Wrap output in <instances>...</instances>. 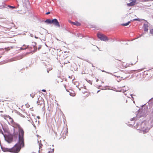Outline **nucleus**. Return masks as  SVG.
Segmentation results:
<instances>
[{
    "instance_id": "1",
    "label": "nucleus",
    "mask_w": 153,
    "mask_h": 153,
    "mask_svg": "<svg viewBox=\"0 0 153 153\" xmlns=\"http://www.w3.org/2000/svg\"><path fill=\"white\" fill-rule=\"evenodd\" d=\"M19 140L13 147L11 148L7 149V151L13 153H18L22 148L24 146V131L23 129L18 125Z\"/></svg>"
},
{
    "instance_id": "2",
    "label": "nucleus",
    "mask_w": 153,
    "mask_h": 153,
    "mask_svg": "<svg viewBox=\"0 0 153 153\" xmlns=\"http://www.w3.org/2000/svg\"><path fill=\"white\" fill-rule=\"evenodd\" d=\"M115 76H117V80L118 82L124 79L126 77V76H125V73L122 71L119 72L118 74H116V75H115Z\"/></svg>"
},
{
    "instance_id": "3",
    "label": "nucleus",
    "mask_w": 153,
    "mask_h": 153,
    "mask_svg": "<svg viewBox=\"0 0 153 153\" xmlns=\"http://www.w3.org/2000/svg\"><path fill=\"white\" fill-rule=\"evenodd\" d=\"M97 36L99 39L101 40L106 41L108 40L107 37L104 34L101 33H98L97 34Z\"/></svg>"
},
{
    "instance_id": "4",
    "label": "nucleus",
    "mask_w": 153,
    "mask_h": 153,
    "mask_svg": "<svg viewBox=\"0 0 153 153\" xmlns=\"http://www.w3.org/2000/svg\"><path fill=\"white\" fill-rule=\"evenodd\" d=\"M52 24H53L55 26H57L58 27H60L59 23L56 19H53L52 20Z\"/></svg>"
},
{
    "instance_id": "5",
    "label": "nucleus",
    "mask_w": 153,
    "mask_h": 153,
    "mask_svg": "<svg viewBox=\"0 0 153 153\" xmlns=\"http://www.w3.org/2000/svg\"><path fill=\"white\" fill-rule=\"evenodd\" d=\"M137 0H130L129 3H127V5L128 6L130 7L136 4V2Z\"/></svg>"
},
{
    "instance_id": "6",
    "label": "nucleus",
    "mask_w": 153,
    "mask_h": 153,
    "mask_svg": "<svg viewBox=\"0 0 153 153\" xmlns=\"http://www.w3.org/2000/svg\"><path fill=\"white\" fill-rule=\"evenodd\" d=\"M68 53L66 51L62 52L61 55V57L63 59H65L68 56Z\"/></svg>"
},
{
    "instance_id": "7",
    "label": "nucleus",
    "mask_w": 153,
    "mask_h": 153,
    "mask_svg": "<svg viewBox=\"0 0 153 153\" xmlns=\"http://www.w3.org/2000/svg\"><path fill=\"white\" fill-rule=\"evenodd\" d=\"M5 140L8 143H10L13 141V137L11 136H7L5 137Z\"/></svg>"
},
{
    "instance_id": "8",
    "label": "nucleus",
    "mask_w": 153,
    "mask_h": 153,
    "mask_svg": "<svg viewBox=\"0 0 153 153\" xmlns=\"http://www.w3.org/2000/svg\"><path fill=\"white\" fill-rule=\"evenodd\" d=\"M7 120L9 124H13L14 123L13 119L10 117L7 118Z\"/></svg>"
},
{
    "instance_id": "9",
    "label": "nucleus",
    "mask_w": 153,
    "mask_h": 153,
    "mask_svg": "<svg viewBox=\"0 0 153 153\" xmlns=\"http://www.w3.org/2000/svg\"><path fill=\"white\" fill-rule=\"evenodd\" d=\"M33 124H39L40 123L39 119H35L33 120Z\"/></svg>"
},
{
    "instance_id": "10",
    "label": "nucleus",
    "mask_w": 153,
    "mask_h": 153,
    "mask_svg": "<svg viewBox=\"0 0 153 153\" xmlns=\"http://www.w3.org/2000/svg\"><path fill=\"white\" fill-rule=\"evenodd\" d=\"M148 26L147 24H144L143 25V29L145 31H147L148 30Z\"/></svg>"
},
{
    "instance_id": "11",
    "label": "nucleus",
    "mask_w": 153,
    "mask_h": 153,
    "mask_svg": "<svg viewBox=\"0 0 153 153\" xmlns=\"http://www.w3.org/2000/svg\"><path fill=\"white\" fill-rule=\"evenodd\" d=\"M41 100H39V98L38 99V100L37 102V103L38 104V105H42V103H40V101L41 102H43V100L42 98H41Z\"/></svg>"
},
{
    "instance_id": "12",
    "label": "nucleus",
    "mask_w": 153,
    "mask_h": 153,
    "mask_svg": "<svg viewBox=\"0 0 153 153\" xmlns=\"http://www.w3.org/2000/svg\"><path fill=\"white\" fill-rule=\"evenodd\" d=\"M70 95L71 96L74 97L76 95V94L73 91H71V92H70Z\"/></svg>"
},
{
    "instance_id": "13",
    "label": "nucleus",
    "mask_w": 153,
    "mask_h": 153,
    "mask_svg": "<svg viewBox=\"0 0 153 153\" xmlns=\"http://www.w3.org/2000/svg\"><path fill=\"white\" fill-rule=\"evenodd\" d=\"M71 23L74 25H76L77 26H79L80 25V24L78 22H71Z\"/></svg>"
},
{
    "instance_id": "14",
    "label": "nucleus",
    "mask_w": 153,
    "mask_h": 153,
    "mask_svg": "<svg viewBox=\"0 0 153 153\" xmlns=\"http://www.w3.org/2000/svg\"><path fill=\"white\" fill-rule=\"evenodd\" d=\"M52 20L50 19H47L45 22L48 24H52Z\"/></svg>"
},
{
    "instance_id": "15",
    "label": "nucleus",
    "mask_w": 153,
    "mask_h": 153,
    "mask_svg": "<svg viewBox=\"0 0 153 153\" xmlns=\"http://www.w3.org/2000/svg\"><path fill=\"white\" fill-rule=\"evenodd\" d=\"M54 152V149H50V150L49 151L48 153H53Z\"/></svg>"
},
{
    "instance_id": "16",
    "label": "nucleus",
    "mask_w": 153,
    "mask_h": 153,
    "mask_svg": "<svg viewBox=\"0 0 153 153\" xmlns=\"http://www.w3.org/2000/svg\"><path fill=\"white\" fill-rule=\"evenodd\" d=\"M130 22H128L126 23L123 24H122V25L123 26H127L130 23Z\"/></svg>"
},
{
    "instance_id": "17",
    "label": "nucleus",
    "mask_w": 153,
    "mask_h": 153,
    "mask_svg": "<svg viewBox=\"0 0 153 153\" xmlns=\"http://www.w3.org/2000/svg\"><path fill=\"white\" fill-rule=\"evenodd\" d=\"M8 7H10V8H11V9H15V8H16V7H15V6H10V5H8Z\"/></svg>"
},
{
    "instance_id": "18",
    "label": "nucleus",
    "mask_w": 153,
    "mask_h": 153,
    "mask_svg": "<svg viewBox=\"0 0 153 153\" xmlns=\"http://www.w3.org/2000/svg\"><path fill=\"white\" fill-rule=\"evenodd\" d=\"M152 4L151 3H148L146 5V6L147 7H150L151 6Z\"/></svg>"
},
{
    "instance_id": "19",
    "label": "nucleus",
    "mask_w": 153,
    "mask_h": 153,
    "mask_svg": "<svg viewBox=\"0 0 153 153\" xmlns=\"http://www.w3.org/2000/svg\"><path fill=\"white\" fill-rule=\"evenodd\" d=\"M30 96L32 98H33L35 96V94H33V93H32V94H30Z\"/></svg>"
},
{
    "instance_id": "20",
    "label": "nucleus",
    "mask_w": 153,
    "mask_h": 153,
    "mask_svg": "<svg viewBox=\"0 0 153 153\" xmlns=\"http://www.w3.org/2000/svg\"><path fill=\"white\" fill-rule=\"evenodd\" d=\"M150 33L152 34L153 35V28L151 29L150 30Z\"/></svg>"
},
{
    "instance_id": "21",
    "label": "nucleus",
    "mask_w": 153,
    "mask_h": 153,
    "mask_svg": "<svg viewBox=\"0 0 153 153\" xmlns=\"http://www.w3.org/2000/svg\"><path fill=\"white\" fill-rule=\"evenodd\" d=\"M70 63V62L69 61H65L64 62V65H65V64H67V63Z\"/></svg>"
},
{
    "instance_id": "22",
    "label": "nucleus",
    "mask_w": 153,
    "mask_h": 153,
    "mask_svg": "<svg viewBox=\"0 0 153 153\" xmlns=\"http://www.w3.org/2000/svg\"><path fill=\"white\" fill-rule=\"evenodd\" d=\"M42 146V144L41 143V142H40L39 143V148L40 149V148H41Z\"/></svg>"
},
{
    "instance_id": "23",
    "label": "nucleus",
    "mask_w": 153,
    "mask_h": 153,
    "mask_svg": "<svg viewBox=\"0 0 153 153\" xmlns=\"http://www.w3.org/2000/svg\"><path fill=\"white\" fill-rule=\"evenodd\" d=\"M19 115L20 116H21V117H25V116H24V115L22 114H21V113H19Z\"/></svg>"
},
{
    "instance_id": "24",
    "label": "nucleus",
    "mask_w": 153,
    "mask_h": 153,
    "mask_svg": "<svg viewBox=\"0 0 153 153\" xmlns=\"http://www.w3.org/2000/svg\"><path fill=\"white\" fill-rule=\"evenodd\" d=\"M139 19H134L133 20L134 21H139Z\"/></svg>"
},
{
    "instance_id": "25",
    "label": "nucleus",
    "mask_w": 153,
    "mask_h": 153,
    "mask_svg": "<svg viewBox=\"0 0 153 153\" xmlns=\"http://www.w3.org/2000/svg\"><path fill=\"white\" fill-rule=\"evenodd\" d=\"M50 13V12H48L46 13V15H48Z\"/></svg>"
},
{
    "instance_id": "26",
    "label": "nucleus",
    "mask_w": 153,
    "mask_h": 153,
    "mask_svg": "<svg viewBox=\"0 0 153 153\" xmlns=\"http://www.w3.org/2000/svg\"><path fill=\"white\" fill-rule=\"evenodd\" d=\"M1 126L2 127V128H3V130H4V131H5L4 129V128L3 127V125H1Z\"/></svg>"
},
{
    "instance_id": "27",
    "label": "nucleus",
    "mask_w": 153,
    "mask_h": 153,
    "mask_svg": "<svg viewBox=\"0 0 153 153\" xmlns=\"http://www.w3.org/2000/svg\"><path fill=\"white\" fill-rule=\"evenodd\" d=\"M42 91H43V92H46V90H45V89H43V90H42Z\"/></svg>"
},
{
    "instance_id": "28",
    "label": "nucleus",
    "mask_w": 153,
    "mask_h": 153,
    "mask_svg": "<svg viewBox=\"0 0 153 153\" xmlns=\"http://www.w3.org/2000/svg\"><path fill=\"white\" fill-rule=\"evenodd\" d=\"M22 58H23V57L22 56H21V57L19 59H22Z\"/></svg>"
},
{
    "instance_id": "29",
    "label": "nucleus",
    "mask_w": 153,
    "mask_h": 153,
    "mask_svg": "<svg viewBox=\"0 0 153 153\" xmlns=\"http://www.w3.org/2000/svg\"><path fill=\"white\" fill-rule=\"evenodd\" d=\"M1 127L0 126V130H1Z\"/></svg>"
},
{
    "instance_id": "30",
    "label": "nucleus",
    "mask_w": 153,
    "mask_h": 153,
    "mask_svg": "<svg viewBox=\"0 0 153 153\" xmlns=\"http://www.w3.org/2000/svg\"><path fill=\"white\" fill-rule=\"evenodd\" d=\"M98 79H96V81L97 82H98Z\"/></svg>"
},
{
    "instance_id": "31",
    "label": "nucleus",
    "mask_w": 153,
    "mask_h": 153,
    "mask_svg": "<svg viewBox=\"0 0 153 153\" xmlns=\"http://www.w3.org/2000/svg\"><path fill=\"white\" fill-rule=\"evenodd\" d=\"M100 90H99V91H97V93H98L99 92H100Z\"/></svg>"
},
{
    "instance_id": "32",
    "label": "nucleus",
    "mask_w": 153,
    "mask_h": 153,
    "mask_svg": "<svg viewBox=\"0 0 153 153\" xmlns=\"http://www.w3.org/2000/svg\"><path fill=\"white\" fill-rule=\"evenodd\" d=\"M117 60H119V61H120V62H121V60H119V59H117Z\"/></svg>"
},
{
    "instance_id": "33",
    "label": "nucleus",
    "mask_w": 153,
    "mask_h": 153,
    "mask_svg": "<svg viewBox=\"0 0 153 153\" xmlns=\"http://www.w3.org/2000/svg\"><path fill=\"white\" fill-rule=\"evenodd\" d=\"M37 117L39 119L40 118V117L39 116Z\"/></svg>"
},
{
    "instance_id": "34",
    "label": "nucleus",
    "mask_w": 153,
    "mask_h": 153,
    "mask_svg": "<svg viewBox=\"0 0 153 153\" xmlns=\"http://www.w3.org/2000/svg\"><path fill=\"white\" fill-rule=\"evenodd\" d=\"M146 1H150V0H146Z\"/></svg>"
},
{
    "instance_id": "35",
    "label": "nucleus",
    "mask_w": 153,
    "mask_h": 153,
    "mask_svg": "<svg viewBox=\"0 0 153 153\" xmlns=\"http://www.w3.org/2000/svg\"><path fill=\"white\" fill-rule=\"evenodd\" d=\"M22 49H23L22 48H21Z\"/></svg>"
},
{
    "instance_id": "36",
    "label": "nucleus",
    "mask_w": 153,
    "mask_h": 153,
    "mask_svg": "<svg viewBox=\"0 0 153 153\" xmlns=\"http://www.w3.org/2000/svg\"><path fill=\"white\" fill-rule=\"evenodd\" d=\"M32 111H33V109H32Z\"/></svg>"
},
{
    "instance_id": "37",
    "label": "nucleus",
    "mask_w": 153,
    "mask_h": 153,
    "mask_svg": "<svg viewBox=\"0 0 153 153\" xmlns=\"http://www.w3.org/2000/svg\"><path fill=\"white\" fill-rule=\"evenodd\" d=\"M125 87V86H122V87Z\"/></svg>"
}]
</instances>
